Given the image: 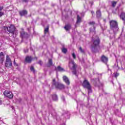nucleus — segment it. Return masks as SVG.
Masks as SVG:
<instances>
[{"label":"nucleus","instance_id":"nucleus-1","mask_svg":"<svg viewBox=\"0 0 125 125\" xmlns=\"http://www.w3.org/2000/svg\"><path fill=\"white\" fill-rule=\"evenodd\" d=\"M93 44L91 45V50L93 52H96L97 51V47L100 43V40L98 36H96L95 37H93L92 39Z\"/></svg>","mask_w":125,"mask_h":125},{"label":"nucleus","instance_id":"nucleus-2","mask_svg":"<svg viewBox=\"0 0 125 125\" xmlns=\"http://www.w3.org/2000/svg\"><path fill=\"white\" fill-rule=\"evenodd\" d=\"M110 29L116 34L119 31V26H118V22L115 20H112L109 21Z\"/></svg>","mask_w":125,"mask_h":125},{"label":"nucleus","instance_id":"nucleus-3","mask_svg":"<svg viewBox=\"0 0 125 125\" xmlns=\"http://www.w3.org/2000/svg\"><path fill=\"white\" fill-rule=\"evenodd\" d=\"M83 87L85 88H87L88 90V94L89 95V93H92V90L91 89V85L89 83V82L87 80H85L83 83Z\"/></svg>","mask_w":125,"mask_h":125},{"label":"nucleus","instance_id":"nucleus-4","mask_svg":"<svg viewBox=\"0 0 125 125\" xmlns=\"http://www.w3.org/2000/svg\"><path fill=\"white\" fill-rule=\"evenodd\" d=\"M5 31H7L8 33H11L12 34H14V32L15 31V26L12 24L10 26L7 27L4 26L3 28Z\"/></svg>","mask_w":125,"mask_h":125},{"label":"nucleus","instance_id":"nucleus-5","mask_svg":"<svg viewBox=\"0 0 125 125\" xmlns=\"http://www.w3.org/2000/svg\"><path fill=\"white\" fill-rule=\"evenodd\" d=\"M69 67H72L73 70H74L73 71V74L74 75H77V71H76V69H77V64L75 63V62H74V61H71V62H69Z\"/></svg>","mask_w":125,"mask_h":125},{"label":"nucleus","instance_id":"nucleus-6","mask_svg":"<svg viewBox=\"0 0 125 125\" xmlns=\"http://www.w3.org/2000/svg\"><path fill=\"white\" fill-rule=\"evenodd\" d=\"M5 65V67H10V66H12V65L11 60L10 59V58H9V56L8 55L6 56Z\"/></svg>","mask_w":125,"mask_h":125},{"label":"nucleus","instance_id":"nucleus-7","mask_svg":"<svg viewBox=\"0 0 125 125\" xmlns=\"http://www.w3.org/2000/svg\"><path fill=\"white\" fill-rule=\"evenodd\" d=\"M3 94L4 96H6V97L9 98L10 99H11V98L13 97V94H12V92L10 91H5L3 92Z\"/></svg>","mask_w":125,"mask_h":125},{"label":"nucleus","instance_id":"nucleus-8","mask_svg":"<svg viewBox=\"0 0 125 125\" xmlns=\"http://www.w3.org/2000/svg\"><path fill=\"white\" fill-rule=\"evenodd\" d=\"M94 85L95 86H101L102 85V83H100L99 81V79H95L94 81Z\"/></svg>","mask_w":125,"mask_h":125},{"label":"nucleus","instance_id":"nucleus-9","mask_svg":"<svg viewBox=\"0 0 125 125\" xmlns=\"http://www.w3.org/2000/svg\"><path fill=\"white\" fill-rule=\"evenodd\" d=\"M62 79H63V82H64V83H65L67 85H70V80H69V78L67 77V76H63L62 77Z\"/></svg>","mask_w":125,"mask_h":125},{"label":"nucleus","instance_id":"nucleus-10","mask_svg":"<svg viewBox=\"0 0 125 125\" xmlns=\"http://www.w3.org/2000/svg\"><path fill=\"white\" fill-rule=\"evenodd\" d=\"M3 61H4V55L3 52L0 53V64H3Z\"/></svg>","mask_w":125,"mask_h":125},{"label":"nucleus","instance_id":"nucleus-11","mask_svg":"<svg viewBox=\"0 0 125 125\" xmlns=\"http://www.w3.org/2000/svg\"><path fill=\"white\" fill-rule=\"evenodd\" d=\"M55 87L56 88H59V89H63V88L64 87V85L59 83H58L55 86Z\"/></svg>","mask_w":125,"mask_h":125},{"label":"nucleus","instance_id":"nucleus-12","mask_svg":"<svg viewBox=\"0 0 125 125\" xmlns=\"http://www.w3.org/2000/svg\"><path fill=\"white\" fill-rule=\"evenodd\" d=\"M55 71H56V72H64L65 70L64 68L61 67V66H58L57 67H55Z\"/></svg>","mask_w":125,"mask_h":125},{"label":"nucleus","instance_id":"nucleus-13","mask_svg":"<svg viewBox=\"0 0 125 125\" xmlns=\"http://www.w3.org/2000/svg\"><path fill=\"white\" fill-rule=\"evenodd\" d=\"M102 61L104 64H107V62H108V58L106 57L105 56H102Z\"/></svg>","mask_w":125,"mask_h":125},{"label":"nucleus","instance_id":"nucleus-14","mask_svg":"<svg viewBox=\"0 0 125 125\" xmlns=\"http://www.w3.org/2000/svg\"><path fill=\"white\" fill-rule=\"evenodd\" d=\"M27 14H28V12L26 10L21 11L20 12V15H21V16H24L25 15H27Z\"/></svg>","mask_w":125,"mask_h":125},{"label":"nucleus","instance_id":"nucleus-15","mask_svg":"<svg viewBox=\"0 0 125 125\" xmlns=\"http://www.w3.org/2000/svg\"><path fill=\"white\" fill-rule=\"evenodd\" d=\"M32 60H33L32 57L27 56L25 58V62H27V63H30L32 62Z\"/></svg>","mask_w":125,"mask_h":125},{"label":"nucleus","instance_id":"nucleus-16","mask_svg":"<svg viewBox=\"0 0 125 125\" xmlns=\"http://www.w3.org/2000/svg\"><path fill=\"white\" fill-rule=\"evenodd\" d=\"M21 38H26L28 36V34L25 33L24 31H22L21 33Z\"/></svg>","mask_w":125,"mask_h":125},{"label":"nucleus","instance_id":"nucleus-17","mask_svg":"<svg viewBox=\"0 0 125 125\" xmlns=\"http://www.w3.org/2000/svg\"><path fill=\"white\" fill-rule=\"evenodd\" d=\"M4 15V13L3 12V7H0V16H3Z\"/></svg>","mask_w":125,"mask_h":125},{"label":"nucleus","instance_id":"nucleus-18","mask_svg":"<svg viewBox=\"0 0 125 125\" xmlns=\"http://www.w3.org/2000/svg\"><path fill=\"white\" fill-rule=\"evenodd\" d=\"M64 29H65L66 31H69V30H70V29H71V25H70V24L66 25L64 26Z\"/></svg>","mask_w":125,"mask_h":125},{"label":"nucleus","instance_id":"nucleus-19","mask_svg":"<svg viewBox=\"0 0 125 125\" xmlns=\"http://www.w3.org/2000/svg\"><path fill=\"white\" fill-rule=\"evenodd\" d=\"M52 99L53 100H54V101H57V100H58V97H57V95L56 94L53 95Z\"/></svg>","mask_w":125,"mask_h":125},{"label":"nucleus","instance_id":"nucleus-20","mask_svg":"<svg viewBox=\"0 0 125 125\" xmlns=\"http://www.w3.org/2000/svg\"><path fill=\"white\" fill-rule=\"evenodd\" d=\"M117 3H118V1H112L111 2V4H112V7H115L116 5H117Z\"/></svg>","mask_w":125,"mask_h":125},{"label":"nucleus","instance_id":"nucleus-21","mask_svg":"<svg viewBox=\"0 0 125 125\" xmlns=\"http://www.w3.org/2000/svg\"><path fill=\"white\" fill-rule=\"evenodd\" d=\"M82 18L80 16L77 17V24H79V23H81L82 22Z\"/></svg>","mask_w":125,"mask_h":125},{"label":"nucleus","instance_id":"nucleus-22","mask_svg":"<svg viewBox=\"0 0 125 125\" xmlns=\"http://www.w3.org/2000/svg\"><path fill=\"white\" fill-rule=\"evenodd\" d=\"M119 46L122 47V48H125V42H122L121 44L119 45Z\"/></svg>","mask_w":125,"mask_h":125},{"label":"nucleus","instance_id":"nucleus-23","mask_svg":"<svg viewBox=\"0 0 125 125\" xmlns=\"http://www.w3.org/2000/svg\"><path fill=\"white\" fill-rule=\"evenodd\" d=\"M50 66H52V60L49 59L48 61V66L50 67Z\"/></svg>","mask_w":125,"mask_h":125},{"label":"nucleus","instance_id":"nucleus-24","mask_svg":"<svg viewBox=\"0 0 125 125\" xmlns=\"http://www.w3.org/2000/svg\"><path fill=\"white\" fill-rule=\"evenodd\" d=\"M58 83H56L55 82V79H54L53 80V82H52V85H53V86H56V85Z\"/></svg>","mask_w":125,"mask_h":125},{"label":"nucleus","instance_id":"nucleus-25","mask_svg":"<svg viewBox=\"0 0 125 125\" xmlns=\"http://www.w3.org/2000/svg\"><path fill=\"white\" fill-rule=\"evenodd\" d=\"M97 16H101V11L98 10L96 12Z\"/></svg>","mask_w":125,"mask_h":125},{"label":"nucleus","instance_id":"nucleus-26","mask_svg":"<svg viewBox=\"0 0 125 125\" xmlns=\"http://www.w3.org/2000/svg\"><path fill=\"white\" fill-rule=\"evenodd\" d=\"M79 50L81 52V53H84V50L82 48V47H79Z\"/></svg>","mask_w":125,"mask_h":125},{"label":"nucleus","instance_id":"nucleus-27","mask_svg":"<svg viewBox=\"0 0 125 125\" xmlns=\"http://www.w3.org/2000/svg\"><path fill=\"white\" fill-rule=\"evenodd\" d=\"M49 27V26H47V28L44 29V33L45 34H46V33H48Z\"/></svg>","mask_w":125,"mask_h":125},{"label":"nucleus","instance_id":"nucleus-28","mask_svg":"<svg viewBox=\"0 0 125 125\" xmlns=\"http://www.w3.org/2000/svg\"><path fill=\"white\" fill-rule=\"evenodd\" d=\"M62 51L63 53H67V49L65 48H63L62 49Z\"/></svg>","mask_w":125,"mask_h":125},{"label":"nucleus","instance_id":"nucleus-29","mask_svg":"<svg viewBox=\"0 0 125 125\" xmlns=\"http://www.w3.org/2000/svg\"><path fill=\"white\" fill-rule=\"evenodd\" d=\"M120 19H122L123 21H125V16H120Z\"/></svg>","mask_w":125,"mask_h":125},{"label":"nucleus","instance_id":"nucleus-30","mask_svg":"<svg viewBox=\"0 0 125 125\" xmlns=\"http://www.w3.org/2000/svg\"><path fill=\"white\" fill-rule=\"evenodd\" d=\"M30 70L32 71V72H33V73H35V68H34L33 66H31L30 67Z\"/></svg>","mask_w":125,"mask_h":125},{"label":"nucleus","instance_id":"nucleus-31","mask_svg":"<svg viewBox=\"0 0 125 125\" xmlns=\"http://www.w3.org/2000/svg\"><path fill=\"white\" fill-rule=\"evenodd\" d=\"M72 57H73L74 59H76V54H75V53L72 54Z\"/></svg>","mask_w":125,"mask_h":125},{"label":"nucleus","instance_id":"nucleus-32","mask_svg":"<svg viewBox=\"0 0 125 125\" xmlns=\"http://www.w3.org/2000/svg\"><path fill=\"white\" fill-rule=\"evenodd\" d=\"M114 76L115 77V78H117V77H118V76H119V73H115L114 74Z\"/></svg>","mask_w":125,"mask_h":125},{"label":"nucleus","instance_id":"nucleus-33","mask_svg":"<svg viewBox=\"0 0 125 125\" xmlns=\"http://www.w3.org/2000/svg\"><path fill=\"white\" fill-rule=\"evenodd\" d=\"M89 24L90 25H93L94 24V21H91L89 22Z\"/></svg>","mask_w":125,"mask_h":125},{"label":"nucleus","instance_id":"nucleus-34","mask_svg":"<svg viewBox=\"0 0 125 125\" xmlns=\"http://www.w3.org/2000/svg\"><path fill=\"white\" fill-rule=\"evenodd\" d=\"M62 99L63 101H65V97L64 96L62 97Z\"/></svg>","mask_w":125,"mask_h":125},{"label":"nucleus","instance_id":"nucleus-35","mask_svg":"<svg viewBox=\"0 0 125 125\" xmlns=\"http://www.w3.org/2000/svg\"><path fill=\"white\" fill-rule=\"evenodd\" d=\"M121 16H125V13H124V12L122 13Z\"/></svg>","mask_w":125,"mask_h":125},{"label":"nucleus","instance_id":"nucleus-36","mask_svg":"<svg viewBox=\"0 0 125 125\" xmlns=\"http://www.w3.org/2000/svg\"><path fill=\"white\" fill-rule=\"evenodd\" d=\"M39 64H40V65H42V62L41 61H40L39 62H38Z\"/></svg>","mask_w":125,"mask_h":125},{"label":"nucleus","instance_id":"nucleus-37","mask_svg":"<svg viewBox=\"0 0 125 125\" xmlns=\"http://www.w3.org/2000/svg\"><path fill=\"white\" fill-rule=\"evenodd\" d=\"M28 49H26V50H24V52H25V53L28 52Z\"/></svg>","mask_w":125,"mask_h":125},{"label":"nucleus","instance_id":"nucleus-38","mask_svg":"<svg viewBox=\"0 0 125 125\" xmlns=\"http://www.w3.org/2000/svg\"><path fill=\"white\" fill-rule=\"evenodd\" d=\"M24 2H28V0H22Z\"/></svg>","mask_w":125,"mask_h":125},{"label":"nucleus","instance_id":"nucleus-39","mask_svg":"<svg viewBox=\"0 0 125 125\" xmlns=\"http://www.w3.org/2000/svg\"><path fill=\"white\" fill-rule=\"evenodd\" d=\"M91 13H92V15H93V14H94V11H91Z\"/></svg>","mask_w":125,"mask_h":125},{"label":"nucleus","instance_id":"nucleus-40","mask_svg":"<svg viewBox=\"0 0 125 125\" xmlns=\"http://www.w3.org/2000/svg\"><path fill=\"white\" fill-rule=\"evenodd\" d=\"M1 103H2V102L1 101V100H0V105H1Z\"/></svg>","mask_w":125,"mask_h":125},{"label":"nucleus","instance_id":"nucleus-41","mask_svg":"<svg viewBox=\"0 0 125 125\" xmlns=\"http://www.w3.org/2000/svg\"><path fill=\"white\" fill-rule=\"evenodd\" d=\"M12 108L13 110V109H14V107H13V106H12Z\"/></svg>","mask_w":125,"mask_h":125},{"label":"nucleus","instance_id":"nucleus-42","mask_svg":"<svg viewBox=\"0 0 125 125\" xmlns=\"http://www.w3.org/2000/svg\"><path fill=\"white\" fill-rule=\"evenodd\" d=\"M64 17V18H66V17Z\"/></svg>","mask_w":125,"mask_h":125},{"label":"nucleus","instance_id":"nucleus-43","mask_svg":"<svg viewBox=\"0 0 125 125\" xmlns=\"http://www.w3.org/2000/svg\"><path fill=\"white\" fill-rule=\"evenodd\" d=\"M90 31L91 32V30H90Z\"/></svg>","mask_w":125,"mask_h":125},{"label":"nucleus","instance_id":"nucleus-44","mask_svg":"<svg viewBox=\"0 0 125 125\" xmlns=\"http://www.w3.org/2000/svg\"><path fill=\"white\" fill-rule=\"evenodd\" d=\"M17 41H18V39H17Z\"/></svg>","mask_w":125,"mask_h":125},{"label":"nucleus","instance_id":"nucleus-45","mask_svg":"<svg viewBox=\"0 0 125 125\" xmlns=\"http://www.w3.org/2000/svg\"><path fill=\"white\" fill-rule=\"evenodd\" d=\"M109 70H110V69H108V71H109Z\"/></svg>","mask_w":125,"mask_h":125},{"label":"nucleus","instance_id":"nucleus-46","mask_svg":"<svg viewBox=\"0 0 125 125\" xmlns=\"http://www.w3.org/2000/svg\"><path fill=\"white\" fill-rule=\"evenodd\" d=\"M14 62H15V60H14Z\"/></svg>","mask_w":125,"mask_h":125},{"label":"nucleus","instance_id":"nucleus-47","mask_svg":"<svg viewBox=\"0 0 125 125\" xmlns=\"http://www.w3.org/2000/svg\"><path fill=\"white\" fill-rule=\"evenodd\" d=\"M104 21H106V20H104Z\"/></svg>","mask_w":125,"mask_h":125}]
</instances>
